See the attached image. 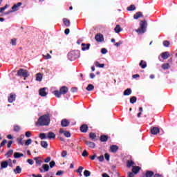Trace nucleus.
Masks as SVG:
<instances>
[{
	"label": "nucleus",
	"mask_w": 177,
	"mask_h": 177,
	"mask_svg": "<svg viewBox=\"0 0 177 177\" xmlns=\"http://www.w3.org/2000/svg\"><path fill=\"white\" fill-rule=\"evenodd\" d=\"M169 45H171V43H169V41H163V46L165 47V48H169Z\"/></svg>",
	"instance_id": "nucleus-40"
},
{
	"label": "nucleus",
	"mask_w": 177,
	"mask_h": 177,
	"mask_svg": "<svg viewBox=\"0 0 177 177\" xmlns=\"http://www.w3.org/2000/svg\"><path fill=\"white\" fill-rule=\"evenodd\" d=\"M62 157H66L67 156V151H63L61 153Z\"/></svg>",
	"instance_id": "nucleus-57"
},
{
	"label": "nucleus",
	"mask_w": 177,
	"mask_h": 177,
	"mask_svg": "<svg viewBox=\"0 0 177 177\" xmlns=\"http://www.w3.org/2000/svg\"><path fill=\"white\" fill-rule=\"evenodd\" d=\"M104 156L106 161H110V155H109V153H105Z\"/></svg>",
	"instance_id": "nucleus-56"
},
{
	"label": "nucleus",
	"mask_w": 177,
	"mask_h": 177,
	"mask_svg": "<svg viewBox=\"0 0 177 177\" xmlns=\"http://www.w3.org/2000/svg\"><path fill=\"white\" fill-rule=\"evenodd\" d=\"M27 162L30 164V165H32L34 164V160L32 159H28Z\"/></svg>",
	"instance_id": "nucleus-59"
},
{
	"label": "nucleus",
	"mask_w": 177,
	"mask_h": 177,
	"mask_svg": "<svg viewBox=\"0 0 177 177\" xmlns=\"http://www.w3.org/2000/svg\"><path fill=\"white\" fill-rule=\"evenodd\" d=\"M140 66L141 68H146V67H147V64H146V62H144L143 60L140 62Z\"/></svg>",
	"instance_id": "nucleus-32"
},
{
	"label": "nucleus",
	"mask_w": 177,
	"mask_h": 177,
	"mask_svg": "<svg viewBox=\"0 0 177 177\" xmlns=\"http://www.w3.org/2000/svg\"><path fill=\"white\" fill-rule=\"evenodd\" d=\"M171 56V54H169V52L166 51L161 54V57L164 59V60H167L168 57Z\"/></svg>",
	"instance_id": "nucleus-10"
},
{
	"label": "nucleus",
	"mask_w": 177,
	"mask_h": 177,
	"mask_svg": "<svg viewBox=\"0 0 177 177\" xmlns=\"http://www.w3.org/2000/svg\"><path fill=\"white\" fill-rule=\"evenodd\" d=\"M83 170H84V167L82 166L79 167L78 169L76 171V172L79 174V176H82Z\"/></svg>",
	"instance_id": "nucleus-26"
},
{
	"label": "nucleus",
	"mask_w": 177,
	"mask_h": 177,
	"mask_svg": "<svg viewBox=\"0 0 177 177\" xmlns=\"http://www.w3.org/2000/svg\"><path fill=\"white\" fill-rule=\"evenodd\" d=\"M9 165L8 164V162H6V161H3L1 163V168H8V166Z\"/></svg>",
	"instance_id": "nucleus-36"
},
{
	"label": "nucleus",
	"mask_w": 177,
	"mask_h": 177,
	"mask_svg": "<svg viewBox=\"0 0 177 177\" xmlns=\"http://www.w3.org/2000/svg\"><path fill=\"white\" fill-rule=\"evenodd\" d=\"M63 22H64V24L65 26H66V27H69V26H70V20H68V19L64 18V19H63Z\"/></svg>",
	"instance_id": "nucleus-33"
},
{
	"label": "nucleus",
	"mask_w": 177,
	"mask_h": 177,
	"mask_svg": "<svg viewBox=\"0 0 177 177\" xmlns=\"http://www.w3.org/2000/svg\"><path fill=\"white\" fill-rule=\"evenodd\" d=\"M23 138H24V135L21 136V138L17 139L20 145H23Z\"/></svg>",
	"instance_id": "nucleus-48"
},
{
	"label": "nucleus",
	"mask_w": 177,
	"mask_h": 177,
	"mask_svg": "<svg viewBox=\"0 0 177 177\" xmlns=\"http://www.w3.org/2000/svg\"><path fill=\"white\" fill-rule=\"evenodd\" d=\"M50 161V157H47L46 159H44V162L48 163Z\"/></svg>",
	"instance_id": "nucleus-64"
},
{
	"label": "nucleus",
	"mask_w": 177,
	"mask_h": 177,
	"mask_svg": "<svg viewBox=\"0 0 177 177\" xmlns=\"http://www.w3.org/2000/svg\"><path fill=\"white\" fill-rule=\"evenodd\" d=\"M140 17H143V14L141 12H138L133 15V19L135 20H138Z\"/></svg>",
	"instance_id": "nucleus-14"
},
{
	"label": "nucleus",
	"mask_w": 177,
	"mask_h": 177,
	"mask_svg": "<svg viewBox=\"0 0 177 177\" xmlns=\"http://www.w3.org/2000/svg\"><path fill=\"white\" fill-rule=\"evenodd\" d=\"M117 150H118V147L117 145H112L111 147V151H112V153H117Z\"/></svg>",
	"instance_id": "nucleus-24"
},
{
	"label": "nucleus",
	"mask_w": 177,
	"mask_h": 177,
	"mask_svg": "<svg viewBox=\"0 0 177 177\" xmlns=\"http://www.w3.org/2000/svg\"><path fill=\"white\" fill-rule=\"evenodd\" d=\"M21 5H22V3L21 2L17 3V4H15L12 7L13 12H16V11L19 10V8H20V6H21Z\"/></svg>",
	"instance_id": "nucleus-11"
},
{
	"label": "nucleus",
	"mask_w": 177,
	"mask_h": 177,
	"mask_svg": "<svg viewBox=\"0 0 177 177\" xmlns=\"http://www.w3.org/2000/svg\"><path fill=\"white\" fill-rule=\"evenodd\" d=\"M6 162H7V164L8 165H10V167L12 166V160L11 159H8V160H6Z\"/></svg>",
	"instance_id": "nucleus-62"
},
{
	"label": "nucleus",
	"mask_w": 177,
	"mask_h": 177,
	"mask_svg": "<svg viewBox=\"0 0 177 177\" xmlns=\"http://www.w3.org/2000/svg\"><path fill=\"white\" fill-rule=\"evenodd\" d=\"M146 28H147V22L142 21L140 23V27L136 30L138 34H145L146 32Z\"/></svg>",
	"instance_id": "nucleus-2"
},
{
	"label": "nucleus",
	"mask_w": 177,
	"mask_h": 177,
	"mask_svg": "<svg viewBox=\"0 0 177 177\" xmlns=\"http://www.w3.org/2000/svg\"><path fill=\"white\" fill-rule=\"evenodd\" d=\"M131 93H132V90L131 88H127L124 91L123 95H124V96H129V95H131Z\"/></svg>",
	"instance_id": "nucleus-16"
},
{
	"label": "nucleus",
	"mask_w": 177,
	"mask_h": 177,
	"mask_svg": "<svg viewBox=\"0 0 177 177\" xmlns=\"http://www.w3.org/2000/svg\"><path fill=\"white\" fill-rule=\"evenodd\" d=\"M36 81H39V82H41V81H42V74H41L40 73L37 74Z\"/></svg>",
	"instance_id": "nucleus-27"
},
{
	"label": "nucleus",
	"mask_w": 177,
	"mask_h": 177,
	"mask_svg": "<svg viewBox=\"0 0 177 177\" xmlns=\"http://www.w3.org/2000/svg\"><path fill=\"white\" fill-rule=\"evenodd\" d=\"M95 67H99L100 68H104V64H100L97 61L95 62Z\"/></svg>",
	"instance_id": "nucleus-23"
},
{
	"label": "nucleus",
	"mask_w": 177,
	"mask_h": 177,
	"mask_svg": "<svg viewBox=\"0 0 177 177\" xmlns=\"http://www.w3.org/2000/svg\"><path fill=\"white\" fill-rule=\"evenodd\" d=\"M39 95L42 97L46 96V95H48V92L46 91V88H40L39 91Z\"/></svg>",
	"instance_id": "nucleus-6"
},
{
	"label": "nucleus",
	"mask_w": 177,
	"mask_h": 177,
	"mask_svg": "<svg viewBox=\"0 0 177 177\" xmlns=\"http://www.w3.org/2000/svg\"><path fill=\"white\" fill-rule=\"evenodd\" d=\"M43 57H44L46 59V60H48L49 59H52V56H50V55H49V54H47L46 55H43Z\"/></svg>",
	"instance_id": "nucleus-51"
},
{
	"label": "nucleus",
	"mask_w": 177,
	"mask_h": 177,
	"mask_svg": "<svg viewBox=\"0 0 177 177\" xmlns=\"http://www.w3.org/2000/svg\"><path fill=\"white\" fill-rule=\"evenodd\" d=\"M89 46H91V44H82V50H88L89 49Z\"/></svg>",
	"instance_id": "nucleus-21"
},
{
	"label": "nucleus",
	"mask_w": 177,
	"mask_h": 177,
	"mask_svg": "<svg viewBox=\"0 0 177 177\" xmlns=\"http://www.w3.org/2000/svg\"><path fill=\"white\" fill-rule=\"evenodd\" d=\"M130 103L133 104V103H136V97L133 96L130 98Z\"/></svg>",
	"instance_id": "nucleus-41"
},
{
	"label": "nucleus",
	"mask_w": 177,
	"mask_h": 177,
	"mask_svg": "<svg viewBox=\"0 0 177 177\" xmlns=\"http://www.w3.org/2000/svg\"><path fill=\"white\" fill-rule=\"evenodd\" d=\"M151 133L152 135H157V133H160V129L158 127H153L151 129Z\"/></svg>",
	"instance_id": "nucleus-13"
},
{
	"label": "nucleus",
	"mask_w": 177,
	"mask_h": 177,
	"mask_svg": "<svg viewBox=\"0 0 177 177\" xmlns=\"http://www.w3.org/2000/svg\"><path fill=\"white\" fill-rule=\"evenodd\" d=\"M16 100V94L11 93L8 97L9 103H13Z\"/></svg>",
	"instance_id": "nucleus-9"
},
{
	"label": "nucleus",
	"mask_w": 177,
	"mask_h": 177,
	"mask_svg": "<svg viewBox=\"0 0 177 177\" xmlns=\"http://www.w3.org/2000/svg\"><path fill=\"white\" fill-rule=\"evenodd\" d=\"M132 165H133V161L129 160L127 162V167H128V168H131V167H132Z\"/></svg>",
	"instance_id": "nucleus-49"
},
{
	"label": "nucleus",
	"mask_w": 177,
	"mask_h": 177,
	"mask_svg": "<svg viewBox=\"0 0 177 177\" xmlns=\"http://www.w3.org/2000/svg\"><path fill=\"white\" fill-rule=\"evenodd\" d=\"M59 133H63L66 138H70L71 136V133L67 131H64L63 129H59Z\"/></svg>",
	"instance_id": "nucleus-8"
},
{
	"label": "nucleus",
	"mask_w": 177,
	"mask_h": 177,
	"mask_svg": "<svg viewBox=\"0 0 177 177\" xmlns=\"http://www.w3.org/2000/svg\"><path fill=\"white\" fill-rule=\"evenodd\" d=\"M63 171H58L57 173H56V176H60L62 175H63Z\"/></svg>",
	"instance_id": "nucleus-61"
},
{
	"label": "nucleus",
	"mask_w": 177,
	"mask_h": 177,
	"mask_svg": "<svg viewBox=\"0 0 177 177\" xmlns=\"http://www.w3.org/2000/svg\"><path fill=\"white\" fill-rule=\"evenodd\" d=\"M134 176H135V173H132V172L128 173V177H134Z\"/></svg>",
	"instance_id": "nucleus-63"
},
{
	"label": "nucleus",
	"mask_w": 177,
	"mask_h": 177,
	"mask_svg": "<svg viewBox=\"0 0 177 177\" xmlns=\"http://www.w3.org/2000/svg\"><path fill=\"white\" fill-rule=\"evenodd\" d=\"M50 122V116L49 114L44 115L41 116L37 121V125L40 127H45L49 125Z\"/></svg>",
	"instance_id": "nucleus-1"
},
{
	"label": "nucleus",
	"mask_w": 177,
	"mask_h": 177,
	"mask_svg": "<svg viewBox=\"0 0 177 177\" xmlns=\"http://www.w3.org/2000/svg\"><path fill=\"white\" fill-rule=\"evenodd\" d=\"M85 145H86V146H88V147H91V149H95V143L91 141H86Z\"/></svg>",
	"instance_id": "nucleus-15"
},
{
	"label": "nucleus",
	"mask_w": 177,
	"mask_h": 177,
	"mask_svg": "<svg viewBox=\"0 0 177 177\" xmlns=\"http://www.w3.org/2000/svg\"><path fill=\"white\" fill-rule=\"evenodd\" d=\"M17 75L19 77H24V78H27V77L30 76V73L27 70L24 69H19L17 72Z\"/></svg>",
	"instance_id": "nucleus-5"
},
{
	"label": "nucleus",
	"mask_w": 177,
	"mask_h": 177,
	"mask_svg": "<svg viewBox=\"0 0 177 177\" xmlns=\"http://www.w3.org/2000/svg\"><path fill=\"white\" fill-rule=\"evenodd\" d=\"M61 125L62 127H68V125H70V122L66 119H64L61 122Z\"/></svg>",
	"instance_id": "nucleus-12"
},
{
	"label": "nucleus",
	"mask_w": 177,
	"mask_h": 177,
	"mask_svg": "<svg viewBox=\"0 0 177 177\" xmlns=\"http://www.w3.org/2000/svg\"><path fill=\"white\" fill-rule=\"evenodd\" d=\"M14 131H15V132H19V131H20V127H19L18 125H15L14 127Z\"/></svg>",
	"instance_id": "nucleus-53"
},
{
	"label": "nucleus",
	"mask_w": 177,
	"mask_h": 177,
	"mask_svg": "<svg viewBox=\"0 0 177 177\" xmlns=\"http://www.w3.org/2000/svg\"><path fill=\"white\" fill-rule=\"evenodd\" d=\"M108 139H109V137H107V136H102L100 137L101 142H107Z\"/></svg>",
	"instance_id": "nucleus-37"
},
{
	"label": "nucleus",
	"mask_w": 177,
	"mask_h": 177,
	"mask_svg": "<svg viewBox=\"0 0 177 177\" xmlns=\"http://www.w3.org/2000/svg\"><path fill=\"white\" fill-rule=\"evenodd\" d=\"M55 165H56V162L54 160H52L50 162V168H53V167H55Z\"/></svg>",
	"instance_id": "nucleus-52"
},
{
	"label": "nucleus",
	"mask_w": 177,
	"mask_h": 177,
	"mask_svg": "<svg viewBox=\"0 0 177 177\" xmlns=\"http://www.w3.org/2000/svg\"><path fill=\"white\" fill-rule=\"evenodd\" d=\"M42 168H43L44 172H48V171H49V165L44 164L42 165Z\"/></svg>",
	"instance_id": "nucleus-30"
},
{
	"label": "nucleus",
	"mask_w": 177,
	"mask_h": 177,
	"mask_svg": "<svg viewBox=\"0 0 177 177\" xmlns=\"http://www.w3.org/2000/svg\"><path fill=\"white\" fill-rule=\"evenodd\" d=\"M140 169V167H133L132 169L133 174L136 175V174H138V172H139Z\"/></svg>",
	"instance_id": "nucleus-25"
},
{
	"label": "nucleus",
	"mask_w": 177,
	"mask_h": 177,
	"mask_svg": "<svg viewBox=\"0 0 177 177\" xmlns=\"http://www.w3.org/2000/svg\"><path fill=\"white\" fill-rule=\"evenodd\" d=\"M84 176L85 177H88V176H91V171H88V170H85L84 171Z\"/></svg>",
	"instance_id": "nucleus-43"
},
{
	"label": "nucleus",
	"mask_w": 177,
	"mask_h": 177,
	"mask_svg": "<svg viewBox=\"0 0 177 177\" xmlns=\"http://www.w3.org/2000/svg\"><path fill=\"white\" fill-rule=\"evenodd\" d=\"M89 136L90 139L93 140L95 138H96V134H95V133H90Z\"/></svg>",
	"instance_id": "nucleus-50"
},
{
	"label": "nucleus",
	"mask_w": 177,
	"mask_h": 177,
	"mask_svg": "<svg viewBox=\"0 0 177 177\" xmlns=\"http://www.w3.org/2000/svg\"><path fill=\"white\" fill-rule=\"evenodd\" d=\"M80 57V53L76 50H73L68 53V59L71 62L75 60V59H78Z\"/></svg>",
	"instance_id": "nucleus-3"
},
{
	"label": "nucleus",
	"mask_w": 177,
	"mask_h": 177,
	"mask_svg": "<svg viewBox=\"0 0 177 177\" xmlns=\"http://www.w3.org/2000/svg\"><path fill=\"white\" fill-rule=\"evenodd\" d=\"M12 154H13V150L10 149L8 151V153H6V157H7V158H9V157L12 156Z\"/></svg>",
	"instance_id": "nucleus-39"
},
{
	"label": "nucleus",
	"mask_w": 177,
	"mask_h": 177,
	"mask_svg": "<svg viewBox=\"0 0 177 177\" xmlns=\"http://www.w3.org/2000/svg\"><path fill=\"white\" fill-rule=\"evenodd\" d=\"M39 136L41 140L46 139V135L45 133H41Z\"/></svg>",
	"instance_id": "nucleus-44"
},
{
	"label": "nucleus",
	"mask_w": 177,
	"mask_h": 177,
	"mask_svg": "<svg viewBox=\"0 0 177 177\" xmlns=\"http://www.w3.org/2000/svg\"><path fill=\"white\" fill-rule=\"evenodd\" d=\"M9 8V5L6 4L4 7L0 8V13H2L3 10L8 9Z\"/></svg>",
	"instance_id": "nucleus-45"
},
{
	"label": "nucleus",
	"mask_w": 177,
	"mask_h": 177,
	"mask_svg": "<svg viewBox=\"0 0 177 177\" xmlns=\"http://www.w3.org/2000/svg\"><path fill=\"white\" fill-rule=\"evenodd\" d=\"M7 142L8 141L6 140H3L0 145L1 147H2V146H5V145H6Z\"/></svg>",
	"instance_id": "nucleus-60"
},
{
	"label": "nucleus",
	"mask_w": 177,
	"mask_h": 177,
	"mask_svg": "<svg viewBox=\"0 0 177 177\" xmlns=\"http://www.w3.org/2000/svg\"><path fill=\"white\" fill-rule=\"evenodd\" d=\"M68 92V88H67L66 86H62L59 91H54V95L56 96V97H60L61 95H66Z\"/></svg>",
	"instance_id": "nucleus-4"
},
{
	"label": "nucleus",
	"mask_w": 177,
	"mask_h": 177,
	"mask_svg": "<svg viewBox=\"0 0 177 177\" xmlns=\"http://www.w3.org/2000/svg\"><path fill=\"white\" fill-rule=\"evenodd\" d=\"M80 131L81 132H87L88 131V126H86V124H83L80 127Z\"/></svg>",
	"instance_id": "nucleus-18"
},
{
	"label": "nucleus",
	"mask_w": 177,
	"mask_h": 177,
	"mask_svg": "<svg viewBox=\"0 0 177 177\" xmlns=\"http://www.w3.org/2000/svg\"><path fill=\"white\" fill-rule=\"evenodd\" d=\"M153 175H154L153 171H147L146 173V177H151Z\"/></svg>",
	"instance_id": "nucleus-46"
},
{
	"label": "nucleus",
	"mask_w": 177,
	"mask_h": 177,
	"mask_svg": "<svg viewBox=\"0 0 177 177\" xmlns=\"http://www.w3.org/2000/svg\"><path fill=\"white\" fill-rule=\"evenodd\" d=\"M162 68H163V70H168V68H169V64L168 63L163 64L162 65Z\"/></svg>",
	"instance_id": "nucleus-38"
},
{
	"label": "nucleus",
	"mask_w": 177,
	"mask_h": 177,
	"mask_svg": "<svg viewBox=\"0 0 177 177\" xmlns=\"http://www.w3.org/2000/svg\"><path fill=\"white\" fill-rule=\"evenodd\" d=\"M25 136H26V138H31V132L26 131L25 133Z\"/></svg>",
	"instance_id": "nucleus-54"
},
{
	"label": "nucleus",
	"mask_w": 177,
	"mask_h": 177,
	"mask_svg": "<svg viewBox=\"0 0 177 177\" xmlns=\"http://www.w3.org/2000/svg\"><path fill=\"white\" fill-rule=\"evenodd\" d=\"M40 145L44 149H48V142L46 141H41Z\"/></svg>",
	"instance_id": "nucleus-29"
},
{
	"label": "nucleus",
	"mask_w": 177,
	"mask_h": 177,
	"mask_svg": "<svg viewBox=\"0 0 177 177\" xmlns=\"http://www.w3.org/2000/svg\"><path fill=\"white\" fill-rule=\"evenodd\" d=\"M122 30V28H121V26L120 25H117L115 26V28H114V31H115V32H116V34L121 32Z\"/></svg>",
	"instance_id": "nucleus-22"
},
{
	"label": "nucleus",
	"mask_w": 177,
	"mask_h": 177,
	"mask_svg": "<svg viewBox=\"0 0 177 177\" xmlns=\"http://www.w3.org/2000/svg\"><path fill=\"white\" fill-rule=\"evenodd\" d=\"M14 173L15 175H17V174H21V167H20V166H17L16 169H14Z\"/></svg>",
	"instance_id": "nucleus-19"
},
{
	"label": "nucleus",
	"mask_w": 177,
	"mask_h": 177,
	"mask_svg": "<svg viewBox=\"0 0 177 177\" xmlns=\"http://www.w3.org/2000/svg\"><path fill=\"white\" fill-rule=\"evenodd\" d=\"M95 41H97V42H103L104 38H103V35L102 34H98L97 35H95Z\"/></svg>",
	"instance_id": "nucleus-7"
},
{
	"label": "nucleus",
	"mask_w": 177,
	"mask_h": 177,
	"mask_svg": "<svg viewBox=\"0 0 177 177\" xmlns=\"http://www.w3.org/2000/svg\"><path fill=\"white\" fill-rule=\"evenodd\" d=\"M97 160L100 161V162H103V161H104V156L101 155L100 156L97 157Z\"/></svg>",
	"instance_id": "nucleus-47"
},
{
	"label": "nucleus",
	"mask_w": 177,
	"mask_h": 177,
	"mask_svg": "<svg viewBox=\"0 0 177 177\" xmlns=\"http://www.w3.org/2000/svg\"><path fill=\"white\" fill-rule=\"evenodd\" d=\"M31 143H32V140H31L30 138L28 139L26 142H25V145L26 146H30V145H31Z\"/></svg>",
	"instance_id": "nucleus-42"
},
{
	"label": "nucleus",
	"mask_w": 177,
	"mask_h": 177,
	"mask_svg": "<svg viewBox=\"0 0 177 177\" xmlns=\"http://www.w3.org/2000/svg\"><path fill=\"white\" fill-rule=\"evenodd\" d=\"M10 44L12 45V46H16L17 44V39L13 38L10 40Z\"/></svg>",
	"instance_id": "nucleus-31"
},
{
	"label": "nucleus",
	"mask_w": 177,
	"mask_h": 177,
	"mask_svg": "<svg viewBox=\"0 0 177 177\" xmlns=\"http://www.w3.org/2000/svg\"><path fill=\"white\" fill-rule=\"evenodd\" d=\"M34 160H35L37 165H41V164H42V162L41 160H39V157H35V158H34Z\"/></svg>",
	"instance_id": "nucleus-35"
},
{
	"label": "nucleus",
	"mask_w": 177,
	"mask_h": 177,
	"mask_svg": "<svg viewBox=\"0 0 177 177\" xmlns=\"http://www.w3.org/2000/svg\"><path fill=\"white\" fill-rule=\"evenodd\" d=\"M136 10V7L135 6V5H131L127 8V10H129V12H132L133 10Z\"/></svg>",
	"instance_id": "nucleus-34"
},
{
	"label": "nucleus",
	"mask_w": 177,
	"mask_h": 177,
	"mask_svg": "<svg viewBox=\"0 0 177 177\" xmlns=\"http://www.w3.org/2000/svg\"><path fill=\"white\" fill-rule=\"evenodd\" d=\"M21 157H24V154L20 153L19 152L14 153V158H20Z\"/></svg>",
	"instance_id": "nucleus-17"
},
{
	"label": "nucleus",
	"mask_w": 177,
	"mask_h": 177,
	"mask_svg": "<svg viewBox=\"0 0 177 177\" xmlns=\"http://www.w3.org/2000/svg\"><path fill=\"white\" fill-rule=\"evenodd\" d=\"M101 53H102V55H106V53H107V49L102 48Z\"/></svg>",
	"instance_id": "nucleus-58"
},
{
	"label": "nucleus",
	"mask_w": 177,
	"mask_h": 177,
	"mask_svg": "<svg viewBox=\"0 0 177 177\" xmlns=\"http://www.w3.org/2000/svg\"><path fill=\"white\" fill-rule=\"evenodd\" d=\"M86 89L88 92H91V91H93V89H95V86L93 84H88Z\"/></svg>",
	"instance_id": "nucleus-28"
},
{
	"label": "nucleus",
	"mask_w": 177,
	"mask_h": 177,
	"mask_svg": "<svg viewBox=\"0 0 177 177\" xmlns=\"http://www.w3.org/2000/svg\"><path fill=\"white\" fill-rule=\"evenodd\" d=\"M47 138L48 139H55L56 138V135L53 132H49L48 133Z\"/></svg>",
	"instance_id": "nucleus-20"
},
{
	"label": "nucleus",
	"mask_w": 177,
	"mask_h": 177,
	"mask_svg": "<svg viewBox=\"0 0 177 177\" xmlns=\"http://www.w3.org/2000/svg\"><path fill=\"white\" fill-rule=\"evenodd\" d=\"M89 153H88V151H86V150H84V151H83V153H82V156L83 157H88V155Z\"/></svg>",
	"instance_id": "nucleus-55"
}]
</instances>
